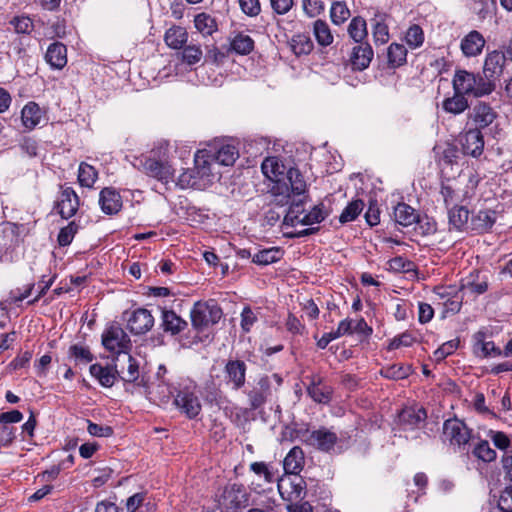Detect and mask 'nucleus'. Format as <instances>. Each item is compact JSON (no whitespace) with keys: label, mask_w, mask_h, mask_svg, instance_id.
Here are the masks:
<instances>
[{"label":"nucleus","mask_w":512,"mask_h":512,"mask_svg":"<svg viewBox=\"0 0 512 512\" xmlns=\"http://www.w3.org/2000/svg\"><path fill=\"white\" fill-rule=\"evenodd\" d=\"M161 318L163 330L172 335L179 334L187 327V322L172 310L163 309Z\"/></svg>","instance_id":"33"},{"label":"nucleus","mask_w":512,"mask_h":512,"mask_svg":"<svg viewBox=\"0 0 512 512\" xmlns=\"http://www.w3.org/2000/svg\"><path fill=\"white\" fill-rule=\"evenodd\" d=\"M222 315V309L213 300L195 303L190 313L192 326L196 330H202L209 325L218 323Z\"/></svg>","instance_id":"4"},{"label":"nucleus","mask_w":512,"mask_h":512,"mask_svg":"<svg viewBox=\"0 0 512 512\" xmlns=\"http://www.w3.org/2000/svg\"><path fill=\"white\" fill-rule=\"evenodd\" d=\"M43 118V111L35 102L27 103L21 111L22 124L28 130L34 129L40 124Z\"/></svg>","instance_id":"32"},{"label":"nucleus","mask_w":512,"mask_h":512,"mask_svg":"<svg viewBox=\"0 0 512 512\" xmlns=\"http://www.w3.org/2000/svg\"><path fill=\"white\" fill-rule=\"evenodd\" d=\"M211 150L212 160L223 166L233 165L239 155L236 147L231 144H223L217 150Z\"/></svg>","instance_id":"35"},{"label":"nucleus","mask_w":512,"mask_h":512,"mask_svg":"<svg viewBox=\"0 0 512 512\" xmlns=\"http://www.w3.org/2000/svg\"><path fill=\"white\" fill-rule=\"evenodd\" d=\"M89 371L91 376L105 388L112 387L118 378L116 368L114 369L110 366H103L99 363L92 364Z\"/></svg>","instance_id":"29"},{"label":"nucleus","mask_w":512,"mask_h":512,"mask_svg":"<svg viewBox=\"0 0 512 512\" xmlns=\"http://www.w3.org/2000/svg\"><path fill=\"white\" fill-rule=\"evenodd\" d=\"M246 364L241 360H229L224 368L226 383L232 386V389L239 390L245 384Z\"/></svg>","instance_id":"21"},{"label":"nucleus","mask_w":512,"mask_h":512,"mask_svg":"<svg viewBox=\"0 0 512 512\" xmlns=\"http://www.w3.org/2000/svg\"><path fill=\"white\" fill-rule=\"evenodd\" d=\"M45 59L53 69H62L67 64V48L60 42L49 45Z\"/></svg>","instance_id":"27"},{"label":"nucleus","mask_w":512,"mask_h":512,"mask_svg":"<svg viewBox=\"0 0 512 512\" xmlns=\"http://www.w3.org/2000/svg\"><path fill=\"white\" fill-rule=\"evenodd\" d=\"M407 50L404 45L392 43L388 47L387 58L389 66L395 68L406 63Z\"/></svg>","instance_id":"45"},{"label":"nucleus","mask_w":512,"mask_h":512,"mask_svg":"<svg viewBox=\"0 0 512 512\" xmlns=\"http://www.w3.org/2000/svg\"><path fill=\"white\" fill-rule=\"evenodd\" d=\"M373 49L367 42L361 43L353 47L350 56V63L354 70L363 71L368 68L373 59Z\"/></svg>","instance_id":"26"},{"label":"nucleus","mask_w":512,"mask_h":512,"mask_svg":"<svg viewBox=\"0 0 512 512\" xmlns=\"http://www.w3.org/2000/svg\"><path fill=\"white\" fill-rule=\"evenodd\" d=\"M282 382V377L277 373L260 376L253 388L247 392L250 407L258 409L263 406L273 392L282 385Z\"/></svg>","instance_id":"3"},{"label":"nucleus","mask_w":512,"mask_h":512,"mask_svg":"<svg viewBox=\"0 0 512 512\" xmlns=\"http://www.w3.org/2000/svg\"><path fill=\"white\" fill-rule=\"evenodd\" d=\"M459 345V340L453 339L443 343L438 349H436L433 353V359L436 362H441L447 356L453 354Z\"/></svg>","instance_id":"58"},{"label":"nucleus","mask_w":512,"mask_h":512,"mask_svg":"<svg viewBox=\"0 0 512 512\" xmlns=\"http://www.w3.org/2000/svg\"><path fill=\"white\" fill-rule=\"evenodd\" d=\"M154 326V317L145 308H138L130 313L127 318V329L135 335L147 333Z\"/></svg>","instance_id":"15"},{"label":"nucleus","mask_w":512,"mask_h":512,"mask_svg":"<svg viewBox=\"0 0 512 512\" xmlns=\"http://www.w3.org/2000/svg\"><path fill=\"white\" fill-rule=\"evenodd\" d=\"M348 34L356 43H364L368 36L367 23L364 18L354 17L348 25Z\"/></svg>","instance_id":"42"},{"label":"nucleus","mask_w":512,"mask_h":512,"mask_svg":"<svg viewBox=\"0 0 512 512\" xmlns=\"http://www.w3.org/2000/svg\"><path fill=\"white\" fill-rule=\"evenodd\" d=\"M141 165L147 175L164 184L174 181L175 169L166 160L147 157L141 161Z\"/></svg>","instance_id":"14"},{"label":"nucleus","mask_w":512,"mask_h":512,"mask_svg":"<svg viewBox=\"0 0 512 512\" xmlns=\"http://www.w3.org/2000/svg\"><path fill=\"white\" fill-rule=\"evenodd\" d=\"M69 355L75 360L83 363H88L93 360V355L90 350L87 347L78 344L72 345L69 348Z\"/></svg>","instance_id":"62"},{"label":"nucleus","mask_w":512,"mask_h":512,"mask_svg":"<svg viewBox=\"0 0 512 512\" xmlns=\"http://www.w3.org/2000/svg\"><path fill=\"white\" fill-rule=\"evenodd\" d=\"M381 374L388 379H404L410 374L409 366L392 365L381 370Z\"/></svg>","instance_id":"59"},{"label":"nucleus","mask_w":512,"mask_h":512,"mask_svg":"<svg viewBox=\"0 0 512 512\" xmlns=\"http://www.w3.org/2000/svg\"><path fill=\"white\" fill-rule=\"evenodd\" d=\"M390 15L384 11L376 9L374 11L373 17L370 19L372 26V35L375 44L383 45L389 41V26L388 21L390 20Z\"/></svg>","instance_id":"18"},{"label":"nucleus","mask_w":512,"mask_h":512,"mask_svg":"<svg viewBox=\"0 0 512 512\" xmlns=\"http://www.w3.org/2000/svg\"><path fill=\"white\" fill-rule=\"evenodd\" d=\"M405 40L412 49L420 47L424 42L423 30L418 25H412L406 32Z\"/></svg>","instance_id":"54"},{"label":"nucleus","mask_w":512,"mask_h":512,"mask_svg":"<svg viewBox=\"0 0 512 512\" xmlns=\"http://www.w3.org/2000/svg\"><path fill=\"white\" fill-rule=\"evenodd\" d=\"M314 35L321 46H328L333 42V36L326 22L317 20L314 23Z\"/></svg>","instance_id":"50"},{"label":"nucleus","mask_w":512,"mask_h":512,"mask_svg":"<svg viewBox=\"0 0 512 512\" xmlns=\"http://www.w3.org/2000/svg\"><path fill=\"white\" fill-rule=\"evenodd\" d=\"M418 218L416 210L406 203H399L394 208V219L401 226H411L418 221Z\"/></svg>","instance_id":"36"},{"label":"nucleus","mask_w":512,"mask_h":512,"mask_svg":"<svg viewBox=\"0 0 512 512\" xmlns=\"http://www.w3.org/2000/svg\"><path fill=\"white\" fill-rule=\"evenodd\" d=\"M250 469L257 476H259V478H262L266 483H272L276 480L274 473L269 469L268 465L264 462H253L250 465Z\"/></svg>","instance_id":"61"},{"label":"nucleus","mask_w":512,"mask_h":512,"mask_svg":"<svg viewBox=\"0 0 512 512\" xmlns=\"http://www.w3.org/2000/svg\"><path fill=\"white\" fill-rule=\"evenodd\" d=\"M331 21L340 25L350 17V10L344 2H334L330 9Z\"/></svg>","instance_id":"51"},{"label":"nucleus","mask_w":512,"mask_h":512,"mask_svg":"<svg viewBox=\"0 0 512 512\" xmlns=\"http://www.w3.org/2000/svg\"><path fill=\"white\" fill-rule=\"evenodd\" d=\"M307 393L315 402L327 404L331 400L333 389L331 386L324 383L321 376L313 375L310 378Z\"/></svg>","instance_id":"24"},{"label":"nucleus","mask_w":512,"mask_h":512,"mask_svg":"<svg viewBox=\"0 0 512 512\" xmlns=\"http://www.w3.org/2000/svg\"><path fill=\"white\" fill-rule=\"evenodd\" d=\"M164 40L170 48L181 49L187 43L188 33L183 27L173 26L166 31Z\"/></svg>","instance_id":"39"},{"label":"nucleus","mask_w":512,"mask_h":512,"mask_svg":"<svg viewBox=\"0 0 512 512\" xmlns=\"http://www.w3.org/2000/svg\"><path fill=\"white\" fill-rule=\"evenodd\" d=\"M284 180L287 182L289 187V195H276L277 197H281L279 202L281 203H289V199L291 195H303L306 192L307 185L304 180L303 175L300 173L298 169L290 168L287 170L286 175L284 176Z\"/></svg>","instance_id":"23"},{"label":"nucleus","mask_w":512,"mask_h":512,"mask_svg":"<svg viewBox=\"0 0 512 512\" xmlns=\"http://www.w3.org/2000/svg\"><path fill=\"white\" fill-rule=\"evenodd\" d=\"M277 487L282 498L291 502L302 500L305 496L306 483L299 474L281 477L277 482Z\"/></svg>","instance_id":"12"},{"label":"nucleus","mask_w":512,"mask_h":512,"mask_svg":"<svg viewBox=\"0 0 512 512\" xmlns=\"http://www.w3.org/2000/svg\"><path fill=\"white\" fill-rule=\"evenodd\" d=\"M118 378L124 382H135L139 378V364L131 355L124 354V363L118 368L116 364Z\"/></svg>","instance_id":"31"},{"label":"nucleus","mask_w":512,"mask_h":512,"mask_svg":"<svg viewBox=\"0 0 512 512\" xmlns=\"http://www.w3.org/2000/svg\"><path fill=\"white\" fill-rule=\"evenodd\" d=\"M203 56V52L199 45H187L182 51V60L188 65L198 63Z\"/></svg>","instance_id":"57"},{"label":"nucleus","mask_w":512,"mask_h":512,"mask_svg":"<svg viewBox=\"0 0 512 512\" xmlns=\"http://www.w3.org/2000/svg\"><path fill=\"white\" fill-rule=\"evenodd\" d=\"M78 229L79 225L75 221H71L67 226L60 230L57 238L58 244L63 247L71 244Z\"/></svg>","instance_id":"56"},{"label":"nucleus","mask_w":512,"mask_h":512,"mask_svg":"<svg viewBox=\"0 0 512 512\" xmlns=\"http://www.w3.org/2000/svg\"><path fill=\"white\" fill-rule=\"evenodd\" d=\"M485 39L478 31H471L461 41V50L467 57L477 56L482 52Z\"/></svg>","instance_id":"30"},{"label":"nucleus","mask_w":512,"mask_h":512,"mask_svg":"<svg viewBox=\"0 0 512 512\" xmlns=\"http://www.w3.org/2000/svg\"><path fill=\"white\" fill-rule=\"evenodd\" d=\"M453 90L464 96L483 97L495 90V84L490 83L479 74L459 70L453 77Z\"/></svg>","instance_id":"1"},{"label":"nucleus","mask_w":512,"mask_h":512,"mask_svg":"<svg viewBox=\"0 0 512 512\" xmlns=\"http://www.w3.org/2000/svg\"><path fill=\"white\" fill-rule=\"evenodd\" d=\"M445 112L459 115L469 108L468 100L459 92H454L452 97L446 98L442 103Z\"/></svg>","instance_id":"40"},{"label":"nucleus","mask_w":512,"mask_h":512,"mask_svg":"<svg viewBox=\"0 0 512 512\" xmlns=\"http://www.w3.org/2000/svg\"><path fill=\"white\" fill-rule=\"evenodd\" d=\"M11 24L19 34H29L33 30V22L27 16H18L13 18Z\"/></svg>","instance_id":"64"},{"label":"nucleus","mask_w":512,"mask_h":512,"mask_svg":"<svg viewBox=\"0 0 512 512\" xmlns=\"http://www.w3.org/2000/svg\"><path fill=\"white\" fill-rule=\"evenodd\" d=\"M99 205L103 213L113 215L122 208V198L114 188L105 187L99 195Z\"/></svg>","instance_id":"25"},{"label":"nucleus","mask_w":512,"mask_h":512,"mask_svg":"<svg viewBox=\"0 0 512 512\" xmlns=\"http://www.w3.org/2000/svg\"><path fill=\"white\" fill-rule=\"evenodd\" d=\"M167 372V368L164 365H159L156 372V378L160 382L158 388L161 389V393L164 394V397L168 399L171 395H174L175 389L172 387L170 381L165 377Z\"/></svg>","instance_id":"55"},{"label":"nucleus","mask_w":512,"mask_h":512,"mask_svg":"<svg viewBox=\"0 0 512 512\" xmlns=\"http://www.w3.org/2000/svg\"><path fill=\"white\" fill-rule=\"evenodd\" d=\"M194 161L196 174L200 179L210 183L220 178L221 173L219 170H216V165L218 164L212 160L211 149L199 150L195 155Z\"/></svg>","instance_id":"13"},{"label":"nucleus","mask_w":512,"mask_h":512,"mask_svg":"<svg viewBox=\"0 0 512 512\" xmlns=\"http://www.w3.org/2000/svg\"><path fill=\"white\" fill-rule=\"evenodd\" d=\"M506 62V54L501 51H492L486 55L484 66H483V74L484 79L488 80L490 83L496 85V81L500 78L503 73L504 66Z\"/></svg>","instance_id":"16"},{"label":"nucleus","mask_w":512,"mask_h":512,"mask_svg":"<svg viewBox=\"0 0 512 512\" xmlns=\"http://www.w3.org/2000/svg\"><path fill=\"white\" fill-rule=\"evenodd\" d=\"M289 46L295 55L300 56L311 52L313 49V42L309 36L305 34H297L291 38Z\"/></svg>","instance_id":"44"},{"label":"nucleus","mask_w":512,"mask_h":512,"mask_svg":"<svg viewBox=\"0 0 512 512\" xmlns=\"http://www.w3.org/2000/svg\"><path fill=\"white\" fill-rule=\"evenodd\" d=\"M305 463L304 452L299 446L293 447L283 460L286 475L299 474Z\"/></svg>","instance_id":"28"},{"label":"nucleus","mask_w":512,"mask_h":512,"mask_svg":"<svg viewBox=\"0 0 512 512\" xmlns=\"http://www.w3.org/2000/svg\"><path fill=\"white\" fill-rule=\"evenodd\" d=\"M97 177L98 173L93 166L85 162H82L79 165L78 181L81 186L91 188L96 182Z\"/></svg>","instance_id":"47"},{"label":"nucleus","mask_w":512,"mask_h":512,"mask_svg":"<svg viewBox=\"0 0 512 512\" xmlns=\"http://www.w3.org/2000/svg\"><path fill=\"white\" fill-rule=\"evenodd\" d=\"M440 194L443 198V201L446 207L455 206L456 203L460 200L459 194L456 190L448 183H442Z\"/></svg>","instance_id":"63"},{"label":"nucleus","mask_w":512,"mask_h":512,"mask_svg":"<svg viewBox=\"0 0 512 512\" xmlns=\"http://www.w3.org/2000/svg\"><path fill=\"white\" fill-rule=\"evenodd\" d=\"M231 48L240 55H247L253 50L254 41L249 35L238 33L231 41Z\"/></svg>","instance_id":"46"},{"label":"nucleus","mask_w":512,"mask_h":512,"mask_svg":"<svg viewBox=\"0 0 512 512\" xmlns=\"http://www.w3.org/2000/svg\"><path fill=\"white\" fill-rule=\"evenodd\" d=\"M443 438L459 451L466 450L471 439V430L459 419H448L443 425Z\"/></svg>","instance_id":"6"},{"label":"nucleus","mask_w":512,"mask_h":512,"mask_svg":"<svg viewBox=\"0 0 512 512\" xmlns=\"http://www.w3.org/2000/svg\"><path fill=\"white\" fill-rule=\"evenodd\" d=\"M363 208L364 202L362 200H353L344 208L341 215L339 216V221L343 224L354 221L362 212Z\"/></svg>","instance_id":"49"},{"label":"nucleus","mask_w":512,"mask_h":512,"mask_svg":"<svg viewBox=\"0 0 512 512\" xmlns=\"http://www.w3.org/2000/svg\"><path fill=\"white\" fill-rule=\"evenodd\" d=\"M416 342L414 335L405 331L394 338H392L388 344V350H396L401 347H411Z\"/></svg>","instance_id":"53"},{"label":"nucleus","mask_w":512,"mask_h":512,"mask_svg":"<svg viewBox=\"0 0 512 512\" xmlns=\"http://www.w3.org/2000/svg\"><path fill=\"white\" fill-rule=\"evenodd\" d=\"M426 418V411L421 407H406L398 415V421L403 430L421 428Z\"/></svg>","instance_id":"20"},{"label":"nucleus","mask_w":512,"mask_h":512,"mask_svg":"<svg viewBox=\"0 0 512 512\" xmlns=\"http://www.w3.org/2000/svg\"><path fill=\"white\" fill-rule=\"evenodd\" d=\"M56 207L62 218L73 217L79 208V198L76 192L71 187L62 188Z\"/></svg>","instance_id":"19"},{"label":"nucleus","mask_w":512,"mask_h":512,"mask_svg":"<svg viewBox=\"0 0 512 512\" xmlns=\"http://www.w3.org/2000/svg\"><path fill=\"white\" fill-rule=\"evenodd\" d=\"M173 404L181 414L189 419H195L202 410L197 385L192 381L181 384L174 395Z\"/></svg>","instance_id":"2"},{"label":"nucleus","mask_w":512,"mask_h":512,"mask_svg":"<svg viewBox=\"0 0 512 512\" xmlns=\"http://www.w3.org/2000/svg\"><path fill=\"white\" fill-rule=\"evenodd\" d=\"M262 172L271 181L274 182L272 192L274 195H289V187L284 180L286 167L278 157H267L261 165Z\"/></svg>","instance_id":"7"},{"label":"nucleus","mask_w":512,"mask_h":512,"mask_svg":"<svg viewBox=\"0 0 512 512\" xmlns=\"http://www.w3.org/2000/svg\"><path fill=\"white\" fill-rule=\"evenodd\" d=\"M449 228L463 231L468 225L469 211L464 206L455 205L448 212Z\"/></svg>","instance_id":"38"},{"label":"nucleus","mask_w":512,"mask_h":512,"mask_svg":"<svg viewBox=\"0 0 512 512\" xmlns=\"http://www.w3.org/2000/svg\"><path fill=\"white\" fill-rule=\"evenodd\" d=\"M261 308H251L250 306H245L241 312V322L240 326L243 332L249 333L254 326V324L258 321V317L260 315Z\"/></svg>","instance_id":"48"},{"label":"nucleus","mask_w":512,"mask_h":512,"mask_svg":"<svg viewBox=\"0 0 512 512\" xmlns=\"http://www.w3.org/2000/svg\"><path fill=\"white\" fill-rule=\"evenodd\" d=\"M102 344L110 352L125 354L131 346V341L123 328L119 325H110L102 334Z\"/></svg>","instance_id":"10"},{"label":"nucleus","mask_w":512,"mask_h":512,"mask_svg":"<svg viewBox=\"0 0 512 512\" xmlns=\"http://www.w3.org/2000/svg\"><path fill=\"white\" fill-rule=\"evenodd\" d=\"M196 171L195 170H185L183 171L177 178V181L175 182L177 186H179L181 189H187V188H196L200 185L198 184L197 177L195 176Z\"/></svg>","instance_id":"60"},{"label":"nucleus","mask_w":512,"mask_h":512,"mask_svg":"<svg viewBox=\"0 0 512 512\" xmlns=\"http://www.w3.org/2000/svg\"><path fill=\"white\" fill-rule=\"evenodd\" d=\"M249 498L250 495L243 485L230 484L224 488L219 506L225 511L244 509L250 504Z\"/></svg>","instance_id":"8"},{"label":"nucleus","mask_w":512,"mask_h":512,"mask_svg":"<svg viewBox=\"0 0 512 512\" xmlns=\"http://www.w3.org/2000/svg\"><path fill=\"white\" fill-rule=\"evenodd\" d=\"M488 290V277L479 272L470 273L466 278L462 279L460 291L463 295L479 296Z\"/></svg>","instance_id":"22"},{"label":"nucleus","mask_w":512,"mask_h":512,"mask_svg":"<svg viewBox=\"0 0 512 512\" xmlns=\"http://www.w3.org/2000/svg\"><path fill=\"white\" fill-rule=\"evenodd\" d=\"M460 144L464 154L478 157L484 149L483 135L478 129L468 128L460 136Z\"/></svg>","instance_id":"17"},{"label":"nucleus","mask_w":512,"mask_h":512,"mask_svg":"<svg viewBox=\"0 0 512 512\" xmlns=\"http://www.w3.org/2000/svg\"><path fill=\"white\" fill-rule=\"evenodd\" d=\"M496 221V214L492 210H480L476 215L472 216L470 226L471 229L482 233L488 231Z\"/></svg>","instance_id":"34"},{"label":"nucleus","mask_w":512,"mask_h":512,"mask_svg":"<svg viewBox=\"0 0 512 512\" xmlns=\"http://www.w3.org/2000/svg\"><path fill=\"white\" fill-rule=\"evenodd\" d=\"M473 454L484 462H492L497 458V453L485 440L480 441L473 449Z\"/></svg>","instance_id":"52"},{"label":"nucleus","mask_w":512,"mask_h":512,"mask_svg":"<svg viewBox=\"0 0 512 512\" xmlns=\"http://www.w3.org/2000/svg\"><path fill=\"white\" fill-rule=\"evenodd\" d=\"M194 26L203 36H210L217 31L215 18L204 12L194 17Z\"/></svg>","instance_id":"43"},{"label":"nucleus","mask_w":512,"mask_h":512,"mask_svg":"<svg viewBox=\"0 0 512 512\" xmlns=\"http://www.w3.org/2000/svg\"><path fill=\"white\" fill-rule=\"evenodd\" d=\"M436 293L445 301L443 302V316L446 317L447 315L451 314L454 315L458 313L462 307V299L463 296L460 297L458 295H454L450 297V293L444 289V288H437Z\"/></svg>","instance_id":"41"},{"label":"nucleus","mask_w":512,"mask_h":512,"mask_svg":"<svg viewBox=\"0 0 512 512\" xmlns=\"http://www.w3.org/2000/svg\"><path fill=\"white\" fill-rule=\"evenodd\" d=\"M300 208V204H294L292 202L291 207L284 218V223L292 226L296 224L313 225L322 222L327 217V213L321 205L314 206L311 211L305 213L302 217H300V214L303 211H301Z\"/></svg>","instance_id":"11"},{"label":"nucleus","mask_w":512,"mask_h":512,"mask_svg":"<svg viewBox=\"0 0 512 512\" xmlns=\"http://www.w3.org/2000/svg\"><path fill=\"white\" fill-rule=\"evenodd\" d=\"M283 255L284 252L281 248L270 247L254 253L252 256V262L260 266H266L280 261Z\"/></svg>","instance_id":"37"},{"label":"nucleus","mask_w":512,"mask_h":512,"mask_svg":"<svg viewBox=\"0 0 512 512\" xmlns=\"http://www.w3.org/2000/svg\"><path fill=\"white\" fill-rule=\"evenodd\" d=\"M497 117L495 110L484 101H477L467 114V127L471 129H484L491 125Z\"/></svg>","instance_id":"9"},{"label":"nucleus","mask_w":512,"mask_h":512,"mask_svg":"<svg viewBox=\"0 0 512 512\" xmlns=\"http://www.w3.org/2000/svg\"><path fill=\"white\" fill-rule=\"evenodd\" d=\"M301 441L319 451L331 453L335 452L339 438L334 431L326 427H320L316 430H305L302 432Z\"/></svg>","instance_id":"5"}]
</instances>
